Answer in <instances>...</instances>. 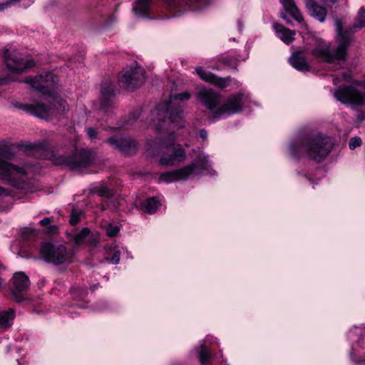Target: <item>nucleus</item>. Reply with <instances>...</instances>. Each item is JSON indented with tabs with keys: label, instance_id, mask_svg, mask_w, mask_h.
Returning <instances> with one entry per match:
<instances>
[{
	"label": "nucleus",
	"instance_id": "1",
	"mask_svg": "<svg viewBox=\"0 0 365 365\" xmlns=\"http://www.w3.org/2000/svg\"><path fill=\"white\" fill-rule=\"evenodd\" d=\"M333 145L334 142L331 138L318 134L306 137L300 142L292 143L289 147V151L294 157L307 156L319 163L329 154Z\"/></svg>",
	"mask_w": 365,
	"mask_h": 365
},
{
	"label": "nucleus",
	"instance_id": "2",
	"mask_svg": "<svg viewBox=\"0 0 365 365\" xmlns=\"http://www.w3.org/2000/svg\"><path fill=\"white\" fill-rule=\"evenodd\" d=\"M190 98V94L188 92L171 96L169 102L159 105L151 112L149 126L154 128L156 132L160 131L167 122L173 125V128H182L184 125L182 120V110L179 108L173 109L172 105L175 103V101H187Z\"/></svg>",
	"mask_w": 365,
	"mask_h": 365
},
{
	"label": "nucleus",
	"instance_id": "3",
	"mask_svg": "<svg viewBox=\"0 0 365 365\" xmlns=\"http://www.w3.org/2000/svg\"><path fill=\"white\" fill-rule=\"evenodd\" d=\"M334 22L337 32V47L331 50L330 44L324 43L319 44L312 51L315 57L327 63L345 60L351 41V34L347 30H343L341 20L336 19Z\"/></svg>",
	"mask_w": 365,
	"mask_h": 365
},
{
	"label": "nucleus",
	"instance_id": "4",
	"mask_svg": "<svg viewBox=\"0 0 365 365\" xmlns=\"http://www.w3.org/2000/svg\"><path fill=\"white\" fill-rule=\"evenodd\" d=\"M208 158L203 153H199L195 162L173 171L165 172L160 174V180L171 182L177 180H184L190 177L200 175L208 169Z\"/></svg>",
	"mask_w": 365,
	"mask_h": 365
},
{
	"label": "nucleus",
	"instance_id": "5",
	"mask_svg": "<svg viewBox=\"0 0 365 365\" xmlns=\"http://www.w3.org/2000/svg\"><path fill=\"white\" fill-rule=\"evenodd\" d=\"M49 159L56 165L66 166L75 170L89 166L93 160V157L89 150H81L68 155L51 152Z\"/></svg>",
	"mask_w": 365,
	"mask_h": 365
},
{
	"label": "nucleus",
	"instance_id": "6",
	"mask_svg": "<svg viewBox=\"0 0 365 365\" xmlns=\"http://www.w3.org/2000/svg\"><path fill=\"white\" fill-rule=\"evenodd\" d=\"M42 259L54 265H68L73 262L74 252L71 249L66 248L63 245H55L44 242L40 248Z\"/></svg>",
	"mask_w": 365,
	"mask_h": 365
},
{
	"label": "nucleus",
	"instance_id": "7",
	"mask_svg": "<svg viewBox=\"0 0 365 365\" xmlns=\"http://www.w3.org/2000/svg\"><path fill=\"white\" fill-rule=\"evenodd\" d=\"M15 156L11 147L0 145V179L6 183L13 185V181L26 174L24 168L14 165L7 162Z\"/></svg>",
	"mask_w": 365,
	"mask_h": 365
},
{
	"label": "nucleus",
	"instance_id": "8",
	"mask_svg": "<svg viewBox=\"0 0 365 365\" xmlns=\"http://www.w3.org/2000/svg\"><path fill=\"white\" fill-rule=\"evenodd\" d=\"M19 108L40 118H47L56 114H63L68 110L65 100L60 97H53L49 101V106L36 103L33 104H22Z\"/></svg>",
	"mask_w": 365,
	"mask_h": 365
},
{
	"label": "nucleus",
	"instance_id": "9",
	"mask_svg": "<svg viewBox=\"0 0 365 365\" xmlns=\"http://www.w3.org/2000/svg\"><path fill=\"white\" fill-rule=\"evenodd\" d=\"M147 145L150 151L158 150L163 148H166L170 152L169 155L163 154L160 157L159 163L162 165H176L182 163L186 158L185 150L180 144L171 143L168 146H165L163 141L156 143L155 140H150L147 142Z\"/></svg>",
	"mask_w": 365,
	"mask_h": 365
},
{
	"label": "nucleus",
	"instance_id": "10",
	"mask_svg": "<svg viewBox=\"0 0 365 365\" xmlns=\"http://www.w3.org/2000/svg\"><path fill=\"white\" fill-rule=\"evenodd\" d=\"M118 79L120 87L127 91H133L145 82V70L137 63L132 64L119 73Z\"/></svg>",
	"mask_w": 365,
	"mask_h": 365
},
{
	"label": "nucleus",
	"instance_id": "11",
	"mask_svg": "<svg viewBox=\"0 0 365 365\" xmlns=\"http://www.w3.org/2000/svg\"><path fill=\"white\" fill-rule=\"evenodd\" d=\"M334 96L344 104L361 106L365 102V93L354 86L338 89L334 93Z\"/></svg>",
	"mask_w": 365,
	"mask_h": 365
},
{
	"label": "nucleus",
	"instance_id": "12",
	"mask_svg": "<svg viewBox=\"0 0 365 365\" xmlns=\"http://www.w3.org/2000/svg\"><path fill=\"white\" fill-rule=\"evenodd\" d=\"M5 63L9 70L16 73H21L26 69L34 66V59H26L16 51L6 50L4 55Z\"/></svg>",
	"mask_w": 365,
	"mask_h": 365
},
{
	"label": "nucleus",
	"instance_id": "13",
	"mask_svg": "<svg viewBox=\"0 0 365 365\" xmlns=\"http://www.w3.org/2000/svg\"><path fill=\"white\" fill-rule=\"evenodd\" d=\"M10 289L13 298L16 302L26 299V292L30 287L29 277L23 272H16L11 279Z\"/></svg>",
	"mask_w": 365,
	"mask_h": 365
},
{
	"label": "nucleus",
	"instance_id": "14",
	"mask_svg": "<svg viewBox=\"0 0 365 365\" xmlns=\"http://www.w3.org/2000/svg\"><path fill=\"white\" fill-rule=\"evenodd\" d=\"M57 81L58 78L56 76L48 72L45 75L41 74L34 78L27 77L24 82L42 93L48 94L51 90L53 88Z\"/></svg>",
	"mask_w": 365,
	"mask_h": 365
},
{
	"label": "nucleus",
	"instance_id": "15",
	"mask_svg": "<svg viewBox=\"0 0 365 365\" xmlns=\"http://www.w3.org/2000/svg\"><path fill=\"white\" fill-rule=\"evenodd\" d=\"M107 143L115 150L130 155L135 153L138 148L137 142L129 136L116 135L107 140Z\"/></svg>",
	"mask_w": 365,
	"mask_h": 365
},
{
	"label": "nucleus",
	"instance_id": "16",
	"mask_svg": "<svg viewBox=\"0 0 365 365\" xmlns=\"http://www.w3.org/2000/svg\"><path fill=\"white\" fill-rule=\"evenodd\" d=\"M197 101L207 109L214 112L219 108L220 95L212 88L201 89L197 96Z\"/></svg>",
	"mask_w": 365,
	"mask_h": 365
},
{
	"label": "nucleus",
	"instance_id": "17",
	"mask_svg": "<svg viewBox=\"0 0 365 365\" xmlns=\"http://www.w3.org/2000/svg\"><path fill=\"white\" fill-rule=\"evenodd\" d=\"M242 96L241 94L235 95L229 98L226 102L219 107L213 114V118H218L224 115H230L238 113L242 108Z\"/></svg>",
	"mask_w": 365,
	"mask_h": 365
},
{
	"label": "nucleus",
	"instance_id": "18",
	"mask_svg": "<svg viewBox=\"0 0 365 365\" xmlns=\"http://www.w3.org/2000/svg\"><path fill=\"white\" fill-rule=\"evenodd\" d=\"M195 71L202 81L210 83L221 88L227 87L231 81V78L230 76L226 78L220 77L210 71L205 70L200 66L197 67Z\"/></svg>",
	"mask_w": 365,
	"mask_h": 365
},
{
	"label": "nucleus",
	"instance_id": "19",
	"mask_svg": "<svg viewBox=\"0 0 365 365\" xmlns=\"http://www.w3.org/2000/svg\"><path fill=\"white\" fill-rule=\"evenodd\" d=\"M306 8L310 15L320 22H324L327 14L326 7L319 5L315 0H304Z\"/></svg>",
	"mask_w": 365,
	"mask_h": 365
},
{
	"label": "nucleus",
	"instance_id": "20",
	"mask_svg": "<svg viewBox=\"0 0 365 365\" xmlns=\"http://www.w3.org/2000/svg\"><path fill=\"white\" fill-rule=\"evenodd\" d=\"M273 29L279 38L286 44L291 43L294 40L295 31L291 30L281 24L274 23Z\"/></svg>",
	"mask_w": 365,
	"mask_h": 365
},
{
	"label": "nucleus",
	"instance_id": "21",
	"mask_svg": "<svg viewBox=\"0 0 365 365\" xmlns=\"http://www.w3.org/2000/svg\"><path fill=\"white\" fill-rule=\"evenodd\" d=\"M289 62L294 68L299 71H309V64L302 52L294 53L289 58Z\"/></svg>",
	"mask_w": 365,
	"mask_h": 365
},
{
	"label": "nucleus",
	"instance_id": "22",
	"mask_svg": "<svg viewBox=\"0 0 365 365\" xmlns=\"http://www.w3.org/2000/svg\"><path fill=\"white\" fill-rule=\"evenodd\" d=\"M101 93L103 98L101 108L105 111L110 106L109 99L114 96V86L110 81L106 82L101 86Z\"/></svg>",
	"mask_w": 365,
	"mask_h": 365
},
{
	"label": "nucleus",
	"instance_id": "23",
	"mask_svg": "<svg viewBox=\"0 0 365 365\" xmlns=\"http://www.w3.org/2000/svg\"><path fill=\"white\" fill-rule=\"evenodd\" d=\"M285 10L288 12L292 17L299 23H302L304 21V17L297 7L294 0H281Z\"/></svg>",
	"mask_w": 365,
	"mask_h": 365
},
{
	"label": "nucleus",
	"instance_id": "24",
	"mask_svg": "<svg viewBox=\"0 0 365 365\" xmlns=\"http://www.w3.org/2000/svg\"><path fill=\"white\" fill-rule=\"evenodd\" d=\"M161 205L160 200L157 197L146 199L142 204V210L149 214H153Z\"/></svg>",
	"mask_w": 365,
	"mask_h": 365
},
{
	"label": "nucleus",
	"instance_id": "25",
	"mask_svg": "<svg viewBox=\"0 0 365 365\" xmlns=\"http://www.w3.org/2000/svg\"><path fill=\"white\" fill-rule=\"evenodd\" d=\"M14 317L15 312L12 308L0 312V327H9L11 324V322L14 319Z\"/></svg>",
	"mask_w": 365,
	"mask_h": 365
},
{
	"label": "nucleus",
	"instance_id": "26",
	"mask_svg": "<svg viewBox=\"0 0 365 365\" xmlns=\"http://www.w3.org/2000/svg\"><path fill=\"white\" fill-rule=\"evenodd\" d=\"M198 359L201 365H209L211 353L205 344H201L197 348Z\"/></svg>",
	"mask_w": 365,
	"mask_h": 365
},
{
	"label": "nucleus",
	"instance_id": "27",
	"mask_svg": "<svg viewBox=\"0 0 365 365\" xmlns=\"http://www.w3.org/2000/svg\"><path fill=\"white\" fill-rule=\"evenodd\" d=\"M364 26H365V9L361 7L358 12L354 23L350 28V31L351 33H354Z\"/></svg>",
	"mask_w": 365,
	"mask_h": 365
},
{
	"label": "nucleus",
	"instance_id": "28",
	"mask_svg": "<svg viewBox=\"0 0 365 365\" xmlns=\"http://www.w3.org/2000/svg\"><path fill=\"white\" fill-rule=\"evenodd\" d=\"M151 0H138L133 10L138 16H143L149 9Z\"/></svg>",
	"mask_w": 365,
	"mask_h": 365
},
{
	"label": "nucleus",
	"instance_id": "29",
	"mask_svg": "<svg viewBox=\"0 0 365 365\" xmlns=\"http://www.w3.org/2000/svg\"><path fill=\"white\" fill-rule=\"evenodd\" d=\"M90 193L96 194L100 197L110 198L113 196V191L108 187L96 186L90 190Z\"/></svg>",
	"mask_w": 365,
	"mask_h": 365
},
{
	"label": "nucleus",
	"instance_id": "30",
	"mask_svg": "<svg viewBox=\"0 0 365 365\" xmlns=\"http://www.w3.org/2000/svg\"><path fill=\"white\" fill-rule=\"evenodd\" d=\"M218 61L232 69L237 70L239 60L235 57L227 56L219 58Z\"/></svg>",
	"mask_w": 365,
	"mask_h": 365
},
{
	"label": "nucleus",
	"instance_id": "31",
	"mask_svg": "<svg viewBox=\"0 0 365 365\" xmlns=\"http://www.w3.org/2000/svg\"><path fill=\"white\" fill-rule=\"evenodd\" d=\"M98 242V240L96 235L93 233H91L88 229H87L86 237L85 239V242L83 245H86L88 247H96Z\"/></svg>",
	"mask_w": 365,
	"mask_h": 365
},
{
	"label": "nucleus",
	"instance_id": "32",
	"mask_svg": "<svg viewBox=\"0 0 365 365\" xmlns=\"http://www.w3.org/2000/svg\"><path fill=\"white\" fill-rule=\"evenodd\" d=\"M87 229L88 228L85 227L73 235V240L76 245H80L84 244L85 239L86 237Z\"/></svg>",
	"mask_w": 365,
	"mask_h": 365
},
{
	"label": "nucleus",
	"instance_id": "33",
	"mask_svg": "<svg viewBox=\"0 0 365 365\" xmlns=\"http://www.w3.org/2000/svg\"><path fill=\"white\" fill-rule=\"evenodd\" d=\"M37 235V232L35 230L26 228L22 232V236L26 240H31Z\"/></svg>",
	"mask_w": 365,
	"mask_h": 365
},
{
	"label": "nucleus",
	"instance_id": "34",
	"mask_svg": "<svg viewBox=\"0 0 365 365\" xmlns=\"http://www.w3.org/2000/svg\"><path fill=\"white\" fill-rule=\"evenodd\" d=\"M81 215V211L73 210L70 220H69L70 223L72 225H75L78 224L80 222Z\"/></svg>",
	"mask_w": 365,
	"mask_h": 365
},
{
	"label": "nucleus",
	"instance_id": "35",
	"mask_svg": "<svg viewBox=\"0 0 365 365\" xmlns=\"http://www.w3.org/2000/svg\"><path fill=\"white\" fill-rule=\"evenodd\" d=\"M119 232V228L117 226H113L109 225L106 229V234L110 237H113L117 235Z\"/></svg>",
	"mask_w": 365,
	"mask_h": 365
},
{
	"label": "nucleus",
	"instance_id": "36",
	"mask_svg": "<svg viewBox=\"0 0 365 365\" xmlns=\"http://www.w3.org/2000/svg\"><path fill=\"white\" fill-rule=\"evenodd\" d=\"M361 140L359 137L351 138L349 140V146L351 150L355 149L356 147L360 146Z\"/></svg>",
	"mask_w": 365,
	"mask_h": 365
},
{
	"label": "nucleus",
	"instance_id": "37",
	"mask_svg": "<svg viewBox=\"0 0 365 365\" xmlns=\"http://www.w3.org/2000/svg\"><path fill=\"white\" fill-rule=\"evenodd\" d=\"M19 0H6L5 2L0 4V11H4L13 4L18 2Z\"/></svg>",
	"mask_w": 365,
	"mask_h": 365
},
{
	"label": "nucleus",
	"instance_id": "38",
	"mask_svg": "<svg viewBox=\"0 0 365 365\" xmlns=\"http://www.w3.org/2000/svg\"><path fill=\"white\" fill-rule=\"evenodd\" d=\"M120 252L118 251H116L113 253L112 257L110 258V261L115 264H117L120 262Z\"/></svg>",
	"mask_w": 365,
	"mask_h": 365
},
{
	"label": "nucleus",
	"instance_id": "39",
	"mask_svg": "<svg viewBox=\"0 0 365 365\" xmlns=\"http://www.w3.org/2000/svg\"><path fill=\"white\" fill-rule=\"evenodd\" d=\"M87 134L91 139H93L97 136V131L93 128H88L87 129Z\"/></svg>",
	"mask_w": 365,
	"mask_h": 365
},
{
	"label": "nucleus",
	"instance_id": "40",
	"mask_svg": "<svg viewBox=\"0 0 365 365\" xmlns=\"http://www.w3.org/2000/svg\"><path fill=\"white\" fill-rule=\"evenodd\" d=\"M51 222V218H49V217H45V218H43V220H41L40 221V224H41L42 226H46V225H48Z\"/></svg>",
	"mask_w": 365,
	"mask_h": 365
},
{
	"label": "nucleus",
	"instance_id": "41",
	"mask_svg": "<svg viewBox=\"0 0 365 365\" xmlns=\"http://www.w3.org/2000/svg\"><path fill=\"white\" fill-rule=\"evenodd\" d=\"M199 135H200V137L203 139V140H205L207 138V131L204 129H202L200 130L199 132Z\"/></svg>",
	"mask_w": 365,
	"mask_h": 365
},
{
	"label": "nucleus",
	"instance_id": "42",
	"mask_svg": "<svg viewBox=\"0 0 365 365\" xmlns=\"http://www.w3.org/2000/svg\"><path fill=\"white\" fill-rule=\"evenodd\" d=\"M9 193L5 188L0 186V197L3 195H7Z\"/></svg>",
	"mask_w": 365,
	"mask_h": 365
},
{
	"label": "nucleus",
	"instance_id": "43",
	"mask_svg": "<svg viewBox=\"0 0 365 365\" xmlns=\"http://www.w3.org/2000/svg\"><path fill=\"white\" fill-rule=\"evenodd\" d=\"M325 5L329 4H334L336 2V0H321Z\"/></svg>",
	"mask_w": 365,
	"mask_h": 365
},
{
	"label": "nucleus",
	"instance_id": "44",
	"mask_svg": "<svg viewBox=\"0 0 365 365\" xmlns=\"http://www.w3.org/2000/svg\"><path fill=\"white\" fill-rule=\"evenodd\" d=\"M58 227L56 225H51L48 228V232H54L57 230Z\"/></svg>",
	"mask_w": 365,
	"mask_h": 365
},
{
	"label": "nucleus",
	"instance_id": "45",
	"mask_svg": "<svg viewBox=\"0 0 365 365\" xmlns=\"http://www.w3.org/2000/svg\"><path fill=\"white\" fill-rule=\"evenodd\" d=\"M86 295H87V291H86V289H82V291L79 295V297L81 299H83Z\"/></svg>",
	"mask_w": 365,
	"mask_h": 365
},
{
	"label": "nucleus",
	"instance_id": "46",
	"mask_svg": "<svg viewBox=\"0 0 365 365\" xmlns=\"http://www.w3.org/2000/svg\"><path fill=\"white\" fill-rule=\"evenodd\" d=\"M133 116V120H135L138 119L140 116V113L138 111H136L132 114Z\"/></svg>",
	"mask_w": 365,
	"mask_h": 365
},
{
	"label": "nucleus",
	"instance_id": "47",
	"mask_svg": "<svg viewBox=\"0 0 365 365\" xmlns=\"http://www.w3.org/2000/svg\"><path fill=\"white\" fill-rule=\"evenodd\" d=\"M44 144H45L44 143H38V144H36L35 147L40 148H42V149H45V145Z\"/></svg>",
	"mask_w": 365,
	"mask_h": 365
},
{
	"label": "nucleus",
	"instance_id": "48",
	"mask_svg": "<svg viewBox=\"0 0 365 365\" xmlns=\"http://www.w3.org/2000/svg\"><path fill=\"white\" fill-rule=\"evenodd\" d=\"M8 83V80L6 78H0V85L6 84Z\"/></svg>",
	"mask_w": 365,
	"mask_h": 365
},
{
	"label": "nucleus",
	"instance_id": "49",
	"mask_svg": "<svg viewBox=\"0 0 365 365\" xmlns=\"http://www.w3.org/2000/svg\"><path fill=\"white\" fill-rule=\"evenodd\" d=\"M356 85L360 86V87H362V88H365V81H364V82H357Z\"/></svg>",
	"mask_w": 365,
	"mask_h": 365
},
{
	"label": "nucleus",
	"instance_id": "50",
	"mask_svg": "<svg viewBox=\"0 0 365 365\" xmlns=\"http://www.w3.org/2000/svg\"><path fill=\"white\" fill-rule=\"evenodd\" d=\"M358 118H359L360 120H362L364 119V117H362V116H359H359H358Z\"/></svg>",
	"mask_w": 365,
	"mask_h": 365
},
{
	"label": "nucleus",
	"instance_id": "51",
	"mask_svg": "<svg viewBox=\"0 0 365 365\" xmlns=\"http://www.w3.org/2000/svg\"><path fill=\"white\" fill-rule=\"evenodd\" d=\"M287 22L288 24H291V21H290V20L287 21Z\"/></svg>",
	"mask_w": 365,
	"mask_h": 365
}]
</instances>
